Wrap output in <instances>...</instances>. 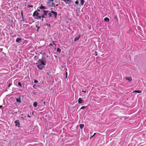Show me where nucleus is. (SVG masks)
Here are the masks:
<instances>
[{"instance_id":"nucleus-19","label":"nucleus","mask_w":146,"mask_h":146,"mask_svg":"<svg viewBox=\"0 0 146 146\" xmlns=\"http://www.w3.org/2000/svg\"><path fill=\"white\" fill-rule=\"evenodd\" d=\"M57 52H59V53L61 52V49L59 48H58L57 49Z\"/></svg>"},{"instance_id":"nucleus-23","label":"nucleus","mask_w":146,"mask_h":146,"mask_svg":"<svg viewBox=\"0 0 146 146\" xmlns=\"http://www.w3.org/2000/svg\"><path fill=\"white\" fill-rule=\"evenodd\" d=\"M28 7L29 8L33 7V6L32 5H29Z\"/></svg>"},{"instance_id":"nucleus-8","label":"nucleus","mask_w":146,"mask_h":146,"mask_svg":"<svg viewBox=\"0 0 146 146\" xmlns=\"http://www.w3.org/2000/svg\"><path fill=\"white\" fill-rule=\"evenodd\" d=\"M51 13L54 14V18H55L56 17L57 15V13L56 12L53 11H51Z\"/></svg>"},{"instance_id":"nucleus-4","label":"nucleus","mask_w":146,"mask_h":146,"mask_svg":"<svg viewBox=\"0 0 146 146\" xmlns=\"http://www.w3.org/2000/svg\"><path fill=\"white\" fill-rule=\"evenodd\" d=\"M43 66L44 65H43L42 64H38L37 67L38 69L40 70H42V69L44 67V66Z\"/></svg>"},{"instance_id":"nucleus-26","label":"nucleus","mask_w":146,"mask_h":146,"mask_svg":"<svg viewBox=\"0 0 146 146\" xmlns=\"http://www.w3.org/2000/svg\"><path fill=\"white\" fill-rule=\"evenodd\" d=\"M66 3H67L66 1H70V0H63Z\"/></svg>"},{"instance_id":"nucleus-28","label":"nucleus","mask_w":146,"mask_h":146,"mask_svg":"<svg viewBox=\"0 0 146 146\" xmlns=\"http://www.w3.org/2000/svg\"><path fill=\"white\" fill-rule=\"evenodd\" d=\"M96 134V133H94V134L93 135H92V136H91L90 137V138H92V137H93L95 135V134Z\"/></svg>"},{"instance_id":"nucleus-7","label":"nucleus","mask_w":146,"mask_h":146,"mask_svg":"<svg viewBox=\"0 0 146 146\" xmlns=\"http://www.w3.org/2000/svg\"><path fill=\"white\" fill-rule=\"evenodd\" d=\"M15 123L16 124V126L18 127H19V122L18 120H16L15 121Z\"/></svg>"},{"instance_id":"nucleus-12","label":"nucleus","mask_w":146,"mask_h":146,"mask_svg":"<svg viewBox=\"0 0 146 146\" xmlns=\"http://www.w3.org/2000/svg\"><path fill=\"white\" fill-rule=\"evenodd\" d=\"M133 92H136L137 93H141V90H135L133 91Z\"/></svg>"},{"instance_id":"nucleus-11","label":"nucleus","mask_w":146,"mask_h":146,"mask_svg":"<svg viewBox=\"0 0 146 146\" xmlns=\"http://www.w3.org/2000/svg\"><path fill=\"white\" fill-rule=\"evenodd\" d=\"M43 13H44L43 15H46L47 13L49 12L48 11H46L45 10H43Z\"/></svg>"},{"instance_id":"nucleus-18","label":"nucleus","mask_w":146,"mask_h":146,"mask_svg":"<svg viewBox=\"0 0 146 146\" xmlns=\"http://www.w3.org/2000/svg\"><path fill=\"white\" fill-rule=\"evenodd\" d=\"M84 124H81L80 125V127L81 129H82L84 127Z\"/></svg>"},{"instance_id":"nucleus-2","label":"nucleus","mask_w":146,"mask_h":146,"mask_svg":"<svg viewBox=\"0 0 146 146\" xmlns=\"http://www.w3.org/2000/svg\"><path fill=\"white\" fill-rule=\"evenodd\" d=\"M47 3L50 7H55L58 5L57 0H47Z\"/></svg>"},{"instance_id":"nucleus-16","label":"nucleus","mask_w":146,"mask_h":146,"mask_svg":"<svg viewBox=\"0 0 146 146\" xmlns=\"http://www.w3.org/2000/svg\"><path fill=\"white\" fill-rule=\"evenodd\" d=\"M85 2V1L84 0H81L80 3L82 6H83Z\"/></svg>"},{"instance_id":"nucleus-15","label":"nucleus","mask_w":146,"mask_h":146,"mask_svg":"<svg viewBox=\"0 0 146 146\" xmlns=\"http://www.w3.org/2000/svg\"><path fill=\"white\" fill-rule=\"evenodd\" d=\"M37 104H38V103L36 102H34L33 104V106L35 107H36L37 106Z\"/></svg>"},{"instance_id":"nucleus-13","label":"nucleus","mask_w":146,"mask_h":146,"mask_svg":"<svg viewBox=\"0 0 146 146\" xmlns=\"http://www.w3.org/2000/svg\"><path fill=\"white\" fill-rule=\"evenodd\" d=\"M40 9H45V7L42 4H41L40 6Z\"/></svg>"},{"instance_id":"nucleus-21","label":"nucleus","mask_w":146,"mask_h":146,"mask_svg":"<svg viewBox=\"0 0 146 146\" xmlns=\"http://www.w3.org/2000/svg\"><path fill=\"white\" fill-rule=\"evenodd\" d=\"M86 108V107L85 106H83L82 107H81V108H80V109H84Z\"/></svg>"},{"instance_id":"nucleus-10","label":"nucleus","mask_w":146,"mask_h":146,"mask_svg":"<svg viewBox=\"0 0 146 146\" xmlns=\"http://www.w3.org/2000/svg\"><path fill=\"white\" fill-rule=\"evenodd\" d=\"M127 80L131 82L132 80V78L131 77H126L125 78Z\"/></svg>"},{"instance_id":"nucleus-27","label":"nucleus","mask_w":146,"mask_h":146,"mask_svg":"<svg viewBox=\"0 0 146 146\" xmlns=\"http://www.w3.org/2000/svg\"><path fill=\"white\" fill-rule=\"evenodd\" d=\"M66 78H67V75H68V72H66Z\"/></svg>"},{"instance_id":"nucleus-14","label":"nucleus","mask_w":146,"mask_h":146,"mask_svg":"<svg viewBox=\"0 0 146 146\" xmlns=\"http://www.w3.org/2000/svg\"><path fill=\"white\" fill-rule=\"evenodd\" d=\"M104 20L105 21H110V19L109 18L106 17L104 18Z\"/></svg>"},{"instance_id":"nucleus-31","label":"nucleus","mask_w":146,"mask_h":146,"mask_svg":"<svg viewBox=\"0 0 146 146\" xmlns=\"http://www.w3.org/2000/svg\"><path fill=\"white\" fill-rule=\"evenodd\" d=\"M38 82V81L37 80H35V81H34V82L35 83H37Z\"/></svg>"},{"instance_id":"nucleus-34","label":"nucleus","mask_w":146,"mask_h":146,"mask_svg":"<svg viewBox=\"0 0 146 146\" xmlns=\"http://www.w3.org/2000/svg\"><path fill=\"white\" fill-rule=\"evenodd\" d=\"M52 43L50 44L49 45V46H52Z\"/></svg>"},{"instance_id":"nucleus-5","label":"nucleus","mask_w":146,"mask_h":146,"mask_svg":"<svg viewBox=\"0 0 146 146\" xmlns=\"http://www.w3.org/2000/svg\"><path fill=\"white\" fill-rule=\"evenodd\" d=\"M80 35H78L74 39V41H76L78 40L80 38Z\"/></svg>"},{"instance_id":"nucleus-3","label":"nucleus","mask_w":146,"mask_h":146,"mask_svg":"<svg viewBox=\"0 0 146 146\" xmlns=\"http://www.w3.org/2000/svg\"><path fill=\"white\" fill-rule=\"evenodd\" d=\"M46 59L44 57H42L41 59H39L38 61V64L45 65L46 64Z\"/></svg>"},{"instance_id":"nucleus-24","label":"nucleus","mask_w":146,"mask_h":146,"mask_svg":"<svg viewBox=\"0 0 146 146\" xmlns=\"http://www.w3.org/2000/svg\"><path fill=\"white\" fill-rule=\"evenodd\" d=\"M51 13V12H50L48 13V15H49L50 17H51L52 16V14Z\"/></svg>"},{"instance_id":"nucleus-25","label":"nucleus","mask_w":146,"mask_h":146,"mask_svg":"<svg viewBox=\"0 0 146 146\" xmlns=\"http://www.w3.org/2000/svg\"><path fill=\"white\" fill-rule=\"evenodd\" d=\"M18 84L21 87L22 86V85H21V84L20 83V82H18Z\"/></svg>"},{"instance_id":"nucleus-36","label":"nucleus","mask_w":146,"mask_h":146,"mask_svg":"<svg viewBox=\"0 0 146 146\" xmlns=\"http://www.w3.org/2000/svg\"><path fill=\"white\" fill-rule=\"evenodd\" d=\"M3 106H0V108H2Z\"/></svg>"},{"instance_id":"nucleus-6","label":"nucleus","mask_w":146,"mask_h":146,"mask_svg":"<svg viewBox=\"0 0 146 146\" xmlns=\"http://www.w3.org/2000/svg\"><path fill=\"white\" fill-rule=\"evenodd\" d=\"M84 100L82 99L81 98H79L78 100V103L79 104H80L83 103Z\"/></svg>"},{"instance_id":"nucleus-9","label":"nucleus","mask_w":146,"mask_h":146,"mask_svg":"<svg viewBox=\"0 0 146 146\" xmlns=\"http://www.w3.org/2000/svg\"><path fill=\"white\" fill-rule=\"evenodd\" d=\"M22 39L20 38H18L16 40V42H21Z\"/></svg>"},{"instance_id":"nucleus-37","label":"nucleus","mask_w":146,"mask_h":146,"mask_svg":"<svg viewBox=\"0 0 146 146\" xmlns=\"http://www.w3.org/2000/svg\"><path fill=\"white\" fill-rule=\"evenodd\" d=\"M43 104H45V101H44V102H43Z\"/></svg>"},{"instance_id":"nucleus-30","label":"nucleus","mask_w":146,"mask_h":146,"mask_svg":"<svg viewBox=\"0 0 146 146\" xmlns=\"http://www.w3.org/2000/svg\"><path fill=\"white\" fill-rule=\"evenodd\" d=\"M11 85V83H10L8 86V87L9 88L10 86Z\"/></svg>"},{"instance_id":"nucleus-1","label":"nucleus","mask_w":146,"mask_h":146,"mask_svg":"<svg viewBox=\"0 0 146 146\" xmlns=\"http://www.w3.org/2000/svg\"><path fill=\"white\" fill-rule=\"evenodd\" d=\"M40 10H37V11H35L33 13V16L36 17L37 18H36L37 19H41V17L42 18H44L45 17L44 15L42 14V13L38 12H40ZM42 21H43V19H42Z\"/></svg>"},{"instance_id":"nucleus-38","label":"nucleus","mask_w":146,"mask_h":146,"mask_svg":"<svg viewBox=\"0 0 146 146\" xmlns=\"http://www.w3.org/2000/svg\"><path fill=\"white\" fill-rule=\"evenodd\" d=\"M43 101V100H41L42 101Z\"/></svg>"},{"instance_id":"nucleus-22","label":"nucleus","mask_w":146,"mask_h":146,"mask_svg":"<svg viewBox=\"0 0 146 146\" xmlns=\"http://www.w3.org/2000/svg\"><path fill=\"white\" fill-rule=\"evenodd\" d=\"M75 3L77 4V5H78L79 4V2H78V0L76 1H75Z\"/></svg>"},{"instance_id":"nucleus-29","label":"nucleus","mask_w":146,"mask_h":146,"mask_svg":"<svg viewBox=\"0 0 146 146\" xmlns=\"http://www.w3.org/2000/svg\"><path fill=\"white\" fill-rule=\"evenodd\" d=\"M86 90H82V92H84V93H86Z\"/></svg>"},{"instance_id":"nucleus-35","label":"nucleus","mask_w":146,"mask_h":146,"mask_svg":"<svg viewBox=\"0 0 146 146\" xmlns=\"http://www.w3.org/2000/svg\"><path fill=\"white\" fill-rule=\"evenodd\" d=\"M25 21V19H24V18H23V19L22 20V21Z\"/></svg>"},{"instance_id":"nucleus-17","label":"nucleus","mask_w":146,"mask_h":146,"mask_svg":"<svg viewBox=\"0 0 146 146\" xmlns=\"http://www.w3.org/2000/svg\"><path fill=\"white\" fill-rule=\"evenodd\" d=\"M16 101L17 102L19 103H20L21 102V100L20 98L17 99Z\"/></svg>"},{"instance_id":"nucleus-32","label":"nucleus","mask_w":146,"mask_h":146,"mask_svg":"<svg viewBox=\"0 0 146 146\" xmlns=\"http://www.w3.org/2000/svg\"><path fill=\"white\" fill-rule=\"evenodd\" d=\"M27 115V117H29V118L31 117V116L30 115H29V114H28Z\"/></svg>"},{"instance_id":"nucleus-33","label":"nucleus","mask_w":146,"mask_h":146,"mask_svg":"<svg viewBox=\"0 0 146 146\" xmlns=\"http://www.w3.org/2000/svg\"><path fill=\"white\" fill-rule=\"evenodd\" d=\"M52 43H53V44L55 45V46H56V44L54 43V42L53 41H52Z\"/></svg>"},{"instance_id":"nucleus-20","label":"nucleus","mask_w":146,"mask_h":146,"mask_svg":"<svg viewBox=\"0 0 146 146\" xmlns=\"http://www.w3.org/2000/svg\"><path fill=\"white\" fill-rule=\"evenodd\" d=\"M21 14L22 18H23V11L22 10L21 11Z\"/></svg>"}]
</instances>
